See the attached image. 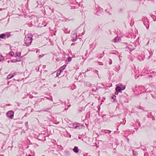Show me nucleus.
Masks as SVG:
<instances>
[{"mask_svg": "<svg viewBox=\"0 0 156 156\" xmlns=\"http://www.w3.org/2000/svg\"><path fill=\"white\" fill-rule=\"evenodd\" d=\"M99 63H100V65H103L102 62H99Z\"/></svg>", "mask_w": 156, "mask_h": 156, "instance_id": "48", "label": "nucleus"}, {"mask_svg": "<svg viewBox=\"0 0 156 156\" xmlns=\"http://www.w3.org/2000/svg\"><path fill=\"white\" fill-rule=\"evenodd\" d=\"M73 151L74 152L76 153H78L79 151L78 147L76 146H75L74 147V148L73 149Z\"/></svg>", "mask_w": 156, "mask_h": 156, "instance_id": "8", "label": "nucleus"}, {"mask_svg": "<svg viewBox=\"0 0 156 156\" xmlns=\"http://www.w3.org/2000/svg\"><path fill=\"white\" fill-rule=\"evenodd\" d=\"M34 156V155H30V154H29V155L28 156Z\"/></svg>", "mask_w": 156, "mask_h": 156, "instance_id": "52", "label": "nucleus"}, {"mask_svg": "<svg viewBox=\"0 0 156 156\" xmlns=\"http://www.w3.org/2000/svg\"><path fill=\"white\" fill-rule=\"evenodd\" d=\"M6 116L11 119H12L13 118L14 112L12 111H9L6 113Z\"/></svg>", "mask_w": 156, "mask_h": 156, "instance_id": "3", "label": "nucleus"}, {"mask_svg": "<svg viewBox=\"0 0 156 156\" xmlns=\"http://www.w3.org/2000/svg\"><path fill=\"white\" fill-rule=\"evenodd\" d=\"M116 98V96L115 95H113V96H112L111 98L112 99H115V98Z\"/></svg>", "mask_w": 156, "mask_h": 156, "instance_id": "31", "label": "nucleus"}, {"mask_svg": "<svg viewBox=\"0 0 156 156\" xmlns=\"http://www.w3.org/2000/svg\"><path fill=\"white\" fill-rule=\"evenodd\" d=\"M125 137L126 138V139H127L128 142H129V139L128 138V137H127V136H126Z\"/></svg>", "mask_w": 156, "mask_h": 156, "instance_id": "40", "label": "nucleus"}, {"mask_svg": "<svg viewBox=\"0 0 156 156\" xmlns=\"http://www.w3.org/2000/svg\"><path fill=\"white\" fill-rule=\"evenodd\" d=\"M71 106V105H69V106H68V108H69L70 106Z\"/></svg>", "mask_w": 156, "mask_h": 156, "instance_id": "54", "label": "nucleus"}, {"mask_svg": "<svg viewBox=\"0 0 156 156\" xmlns=\"http://www.w3.org/2000/svg\"><path fill=\"white\" fill-rule=\"evenodd\" d=\"M137 108L139 109H140L142 110H143V109L140 106H138L137 107Z\"/></svg>", "mask_w": 156, "mask_h": 156, "instance_id": "30", "label": "nucleus"}, {"mask_svg": "<svg viewBox=\"0 0 156 156\" xmlns=\"http://www.w3.org/2000/svg\"><path fill=\"white\" fill-rule=\"evenodd\" d=\"M64 31L65 33L69 34L70 33V30L66 28V29H65V30H64Z\"/></svg>", "mask_w": 156, "mask_h": 156, "instance_id": "13", "label": "nucleus"}, {"mask_svg": "<svg viewBox=\"0 0 156 156\" xmlns=\"http://www.w3.org/2000/svg\"><path fill=\"white\" fill-rule=\"evenodd\" d=\"M66 66V65H64L61 67L59 69L58 72H60V73H61L65 69Z\"/></svg>", "mask_w": 156, "mask_h": 156, "instance_id": "6", "label": "nucleus"}, {"mask_svg": "<svg viewBox=\"0 0 156 156\" xmlns=\"http://www.w3.org/2000/svg\"><path fill=\"white\" fill-rule=\"evenodd\" d=\"M126 123V120H125V122H124V121H123V123H122V124H123V125H124Z\"/></svg>", "mask_w": 156, "mask_h": 156, "instance_id": "45", "label": "nucleus"}, {"mask_svg": "<svg viewBox=\"0 0 156 156\" xmlns=\"http://www.w3.org/2000/svg\"><path fill=\"white\" fill-rule=\"evenodd\" d=\"M120 69V66H119V69H118L117 70V71H119V70Z\"/></svg>", "mask_w": 156, "mask_h": 156, "instance_id": "44", "label": "nucleus"}, {"mask_svg": "<svg viewBox=\"0 0 156 156\" xmlns=\"http://www.w3.org/2000/svg\"><path fill=\"white\" fill-rule=\"evenodd\" d=\"M88 86L89 87L91 86V84L90 83L88 82Z\"/></svg>", "mask_w": 156, "mask_h": 156, "instance_id": "43", "label": "nucleus"}, {"mask_svg": "<svg viewBox=\"0 0 156 156\" xmlns=\"http://www.w3.org/2000/svg\"><path fill=\"white\" fill-rule=\"evenodd\" d=\"M4 57L2 55H0V62H2L4 60Z\"/></svg>", "mask_w": 156, "mask_h": 156, "instance_id": "21", "label": "nucleus"}, {"mask_svg": "<svg viewBox=\"0 0 156 156\" xmlns=\"http://www.w3.org/2000/svg\"><path fill=\"white\" fill-rule=\"evenodd\" d=\"M44 56V55H40L39 56V58H42Z\"/></svg>", "mask_w": 156, "mask_h": 156, "instance_id": "34", "label": "nucleus"}, {"mask_svg": "<svg viewBox=\"0 0 156 156\" xmlns=\"http://www.w3.org/2000/svg\"><path fill=\"white\" fill-rule=\"evenodd\" d=\"M138 124H139V127H140V123L139 122V123H138Z\"/></svg>", "mask_w": 156, "mask_h": 156, "instance_id": "50", "label": "nucleus"}, {"mask_svg": "<svg viewBox=\"0 0 156 156\" xmlns=\"http://www.w3.org/2000/svg\"><path fill=\"white\" fill-rule=\"evenodd\" d=\"M0 156H4L3 155H1Z\"/></svg>", "mask_w": 156, "mask_h": 156, "instance_id": "64", "label": "nucleus"}, {"mask_svg": "<svg viewBox=\"0 0 156 156\" xmlns=\"http://www.w3.org/2000/svg\"><path fill=\"white\" fill-rule=\"evenodd\" d=\"M94 13L95 14L97 15L100 16L101 14V10L99 9L97 12H94Z\"/></svg>", "mask_w": 156, "mask_h": 156, "instance_id": "9", "label": "nucleus"}, {"mask_svg": "<svg viewBox=\"0 0 156 156\" xmlns=\"http://www.w3.org/2000/svg\"><path fill=\"white\" fill-rule=\"evenodd\" d=\"M146 28L147 29H148L149 28V24H148V25L147 26H146Z\"/></svg>", "mask_w": 156, "mask_h": 156, "instance_id": "42", "label": "nucleus"}, {"mask_svg": "<svg viewBox=\"0 0 156 156\" xmlns=\"http://www.w3.org/2000/svg\"><path fill=\"white\" fill-rule=\"evenodd\" d=\"M151 77V75H150L149 76V77Z\"/></svg>", "mask_w": 156, "mask_h": 156, "instance_id": "56", "label": "nucleus"}, {"mask_svg": "<svg viewBox=\"0 0 156 156\" xmlns=\"http://www.w3.org/2000/svg\"><path fill=\"white\" fill-rule=\"evenodd\" d=\"M122 88L119 87H116L115 88L116 92L115 93V94H117L119 92H120L121 90H122Z\"/></svg>", "mask_w": 156, "mask_h": 156, "instance_id": "5", "label": "nucleus"}, {"mask_svg": "<svg viewBox=\"0 0 156 156\" xmlns=\"http://www.w3.org/2000/svg\"><path fill=\"white\" fill-rule=\"evenodd\" d=\"M151 118H152V119L153 120H155V118L152 115V117Z\"/></svg>", "mask_w": 156, "mask_h": 156, "instance_id": "36", "label": "nucleus"}, {"mask_svg": "<svg viewBox=\"0 0 156 156\" xmlns=\"http://www.w3.org/2000/svg\"><path fill=\"white\" fill-rule=\"evenodd\" d=\"M21 55V52H17L15 55V57H19Z\"/></svg>", "mask_w": 156, "mask_h": 156, "instance_id": "16", "label": "nucleus"}, {"mask_svg": "<svg viewBox=\"0 0 156 156\" xmlns=\"http://www.w3.org/2000/svg\"><path fill=\"white\" fill-rule=\"evenodd\" d=\"M14 76L13 75H11L10 74L9 75L7 76V78L8 79H10Z\"/></svg>", "mask_w": 156, "mask_h": 156, "instance_id": "14", "label": "nucleus"}, {"mask_svg": "<svg viewBox=\"0 0 156 156\" xmlns=\"http://www.w3.org/2000/svg\"><path fill=\"white\" fill-rule=\"evenodd\" d=\"M46 66L45 65H44L42 66V68L43 69H44L46 68Z\"/></svg>", "mask_w": 156, "mask_h": 156, "instance_id": "39", "label": "nucleus"}, {"mask_svg": "<svg viewBox=\"0 0 156 156\" xmlns=\"http://www.w3.org/2000/svg\"><path fill=\"white\" fill-rule=\"evenodd\" d=\"M11 62H17V61L16 59H13V60H12Z\"/></svg>", "mask_w": 156, "mask_h": 156, "instance_id": "27", "label": "nucleus"}, {"mask_svg": "<svg viewBox=\"0 0 156 156\" xmlns=\"http://www.w3.org/2000/svg\"><path fill=\"white\" fill-rule=\"evenodd\" d=\"M151 92V96L153 98H154V94L156 95V92L155 91H153L152 92Z\"/></svg>", "mask_w": 156, "mask_h": 156, "instance_id": "12", "label": "nucleus"}, {"mask_svg": "<svg viewBox=\"0 0 156 156\" xmlns=\"http://www.w3.org/2000/svg\"><path fill=\"white\" fill-rule=\"evenodd\" d=\"M72 58L71 57H68L67 58V61L68 62H70L72 60Z\"/></svg>", "mask_w": 156, "mask_h": 156, "instance_id": "23", "label": "nucleus"}, {"mask_svg": "<svg viewBox=\"0 0 156 156\" xmlns=\"http://www.w3.org/2000/svg\"><path fill=\"white\" fill-rule=\"evenodd\" d=\"M10 55L12 56H13L14 55V53L12 51L10 52L9 53Z\"/></svg>", "mask_w": 156, "mask_h": 156, "instance_id": "26", "label": "nucleus"}, {"mask_svg": "<svg viewBox=\"0 0 156 156\" xmlns=\"http://www.w3.org/2000/svg\"><path fill=\"white\" fill-rule=\"evenodd\" d=\"M112 61L110 59L109 61V64L110 65H111V64H112Z\"/></svg>", "mask_w": 156, "mask_h": 156, "instance_id": "32", "label": "nucleus"}, {"mask_svg": "<svg viewBox=\"0 0 156 156\" xmlns=\"http://www.w3.org/2000/svg\"><path fill=\"white\" fill-rule=\"evenodd\" d=\"M114 40L115 42H117L119 41V38L118 37H116L115 38Z\"/></svg>", "mask_w": 156, "mask_h": 156, "instance_id": "15", "label": "nucleus"}, {"mask_svg": "<svg viewBox=\"0 0 156 156\" xmlns=\"http://www.w3.org/2000/svg\"><path fill=\"white\" fill-rule=\"evenodd\" d=\"M25 125L26 126H28V122H26L25 123Z\"/></svg>", "mask_w": 156, "mask_h": 156, "instance_id": "35", "label": "nucleus"}, {"mask_svg": "<svg viewBox=\"0 0 156 156\" xmlns=\"http://www.w3.org/2000/svg\"><path fill=\"white\" fill-rule=\"evenodd\" d=\"M10 36V33L9 32H6L0 34V38L3 39H5L8 38Z\"/></svg>", "mask_w": 156, "mask_h": 156, "instance_id": "2", "label": "nucleus"}, {"mask_svg": "<svg viewBox=\"0 0 156 156\" xmlns=\"http://www.w3.org/2000/svg\"><path fill=\"white\" fill-rule=\"evenodd\" d=\"M92 48H93V49H94L95 48V46H94L93 43L90 45V48L91 49Z\"/></svg>", "mask_w": 156, "mask_h": 156, "instance_id": "24", "label": "nucleus"}, {"mask_svg": "<svg viewBox=\"0 0 156 156\" xmlns=\"http://www.w3.org/2000/svg\"><path fill=\"white\" fill-rule=\"evenodd\" d=\"M125 49L126 51H128L131 52L134 49V48H131L129 46L126 47L125 48Z\"/></svg>", "mask_w": 156, "mask_h": 156, "instance_id": "7", "label": "nucleus"}, {"mask_svg": "<svg viewBox=\"0 0 156 156\" xmlns=\"http://www.w3.org/2000/svg\"><path fill=\"white\" fill-rule=\"evenodd\" d=\"M73 128L76 129H81L82 128V125L79 123H77L76 124L73 125Z\"/></svg>", "mask_w": 156, "mask_h": 156, "instance_id": "4", "label": "nucleus"}, {"mask_svg": "<svg viewBox=\"0 0 156 156\" xmlns=\"http://www.w3.org/2000/svg\"><path fill=\"white\" fill-rule=\"evenodd\" d=\"M153 19H154V18H155V20H154V21H156V16H154V15H153Z\"/></svg>", "mask_w": 156, "mask_h": 156, "instance_id": "37", "label": "nucleus"}, {"mask_svg": "<svg viewBox=\"0 0 156 156\" xmlns=\"http://www.w3.org/2000/svg\"><path fill=\"white\" fill-rule=\"evenodd\" d=\"M77 39V38H75V37H72V40L73 41H76V39Z\"/></svg>", "mask_w": 156, "mask_h": 156, "instance_id": "29", "label": "nucleus"}, {"mask_svg": "<svg viewBox=\"0 0 156 156\" xmlns=\"http://www.w3.org/2000/svg\"><path fill=\"white\" fill-rule=\"evenodd\" d=\"M7 105V106H10V105L9 104V105Z\"/></svg>", "mask_w": 156, "mask_h": 156, "instance_id": "57", "label": "nucleus"}, {"mask_svg": "<svg viewBox=\"0 0 156 156\" xmlns=\"http://www.w3.org/2000/svg\"><path fill=\"white\" fill-rule=\"evenodd\" d=\"M130 43H131L132 44H129V45L128 46L130 47L131 48V47L133 45H134V44L133 43H132L131 42H130Z\"/></svg>", "mask_w": 156, "mask_h": 156, "instance_id": "28", "label": "nucleus"}, {"mask_svg": "<svg viewBox=\"0 0 156 156\" xmlns=\"http://www.w3.org/2000/svg\"><path fill=\"white\" fill-rule=\"evenodd\" d=\"M61 73H60V72H59V73H58V72L57 73V74H56V76H59L61 74Z\"/></svg>", "mask_w": 156, "mask_h": 156, "instance_id": "33", "label": "nucleus"}, {"mask_svg": "<svg viewBox=\"0 0 156 156\" xmlns=\"http://www.w3.org/2000/svg\"><path fill=\"white\" fill-rule=\"evenodd\" d=\"M100 109V107H99V108H98V109Z\"/></svg>", "mask_w": 156, "mask_h": 156, "instance_id": "62", "label": "nucleus"}, {"mask_svg": "<svg viewBox=\"0 0 156 156\" xmlns=\"http://www.w3.org/2000/svg\"><path fill=\"white\" fill-rule=\"evenodd\" d=\"M3 9H0V11H2V10H3Z\"/></svg>", "mask_w": 156, "mask_h": 156, "instance_id": "49", "label": "nucleus"}, {"mask_svg": "<svg viewBox=\"0 0 156 156\" xmlns=\"http://www.w3.org/2000/svg\"><path fill=\"white\" fill-rule=\"evenodd\" d=\"M93 71L94 72V73H97V75H98V76L99 77V75H98V72L97 70H96V69L94 70H93Z\"/></svg>", "mask_w": 156, "mask_h": 156, "instance_id": "25", "label": "nucleus"}, {"mask_svg": "<svg viewBox=\"0 0 156 156\" xmlns=\"http://www.w3.org/2000/svg\"><path fill=\"white\" fill-rule=\"evenodd\" d=\"M151 114V112H150L149 113H148V114L147 115V117L149 118H151L152 117V115Z\"/></svg>", "mask_w": 156, "mask_h": 156, "instance_id": "20", "label": "nucleus"}, {"mask_svg": "<svg viewBox=\"0 0 156 156\" xmlns=\"http://www.w3.org/2000/svg\"><path fill=\"white\" fill-rule=\"evenodd\" d=\"M72 37H75L77 38V34L76 33H75L73 34L72 36Z\"/></svg>", "mask_w": 156, "mask_h": 156, "instance_id": "18", "label": "nucleus"}, {"mask_svg": "<svg viewBox=\"0 0 156 156\" xmlns=\"http://www.w3.org/2000/svg\"><path fill=\"white\" fill-rule=\"evenodd\" d=\"M108 13L109 14H110V12H108Z\"/></svg>", "mask_w": 156, "mask_h": 156, "instance_id": "58", "label": "nucleus"}, {"mask_svg": "<svg viewBox=\"0 0 156 156\" xmlns=\"http://www.w3.org/2000/svg\"><path fill=\"white\" fill-rule=\"evenodd\" d=\"M122 90H123L125 89L126 87H125V86H124L123 87H122Z\"/></svg>", "mask_w": 156, "mask_h": 156, "instance_id": "38", "label": "nucleus"}, {"mask_svg": "<svg viewBox=\"0 0 156 156\" xmlns=\"http://www.w3.org/2000/svg\"><path fill=\"white\" fill-rule=\"evenodd\" d=\"M54 86H56V85H54Z\"/></svg>", "mask_w": 156, "mask_h": 156, "instance_id": "63", "label": "nucleus"}, {"mask_svg": "<svg viewBox=\"0 0 156 156\" xmlns=\"http://www.w3.org/2000/svg\"><path fill=\"white\" fill-rule=\"evenodd\" d=\"M100 109V107H99V108H98V109Z\"/></svg>", "mask_w": 156, "mask_h": 156, "instance_id": "60", "label": "nucleus"}, {"mask_svg": "<svg viewBox=\"0 0 156 156\" xmlns=\"http://www.w3.org/2000/svg\"><path fill=\"white\" fill-rule=\"evenodd\" d=\"M68 108H65L64 109V110H65V111H66V110H67L68 109Z\"/></svg>", "mask_w": 156, "mask_h": 156, "instance_id": "47", "label": "nucleus"}, {"mask_svg": "<svg viewBox=\"0 0 156 156\" xmlns=\"http://www.w3.org/2000/svg\"><path fill=\"white\" fill-rule=\"evenodd\" d=\"M66 156H68L70 154V153L69 151L68 150L65 151L64 152Z\"/></svg>", "mask_w": 156, "mask_h": 156, "instance_id": "10", "label": "nucleus"}, {"mask_svg": "<svg viewBox=\"0 0 156 156\" xmlns=\"http://www.w3.org/2000/svg\"><path fill=\"white\" fill-rule=\"evenodd\" d=\"M145 23H144V25H146Z\"/></svg>", "mask_w": 156, "mask_h": 156, "instance_id": "59", "label": "nucleus"}, {"mask_svg": "<svg viewBox=\"0 0 156 156\" xmlns=\"http://www.w3.org/2000/svg\"><path fill=\"white\" fill-rule=\"evenodd\" d=\"M33 39L32 36L30 34L27 35L24 38V43L27 46L30 45L32 42Z\"/></svg>", "mask_w": 156, "mask_h": 156, "instance_id": "1", "label": "nucleus"}, {"mask_svg": "<svg viewBox=\"0 0 156 156\" xmlns=\"http://www.w3.org/2000/svg\"><path fill=\"white\" fill-rule=\"evenodd\" d=\"M105 134H106V133L109 134V132H105Z\"/></svg>", "mask_w": 156, "mask_h": 156, "instance_id": "51", "label": "nucleus"}, {"mask_svg": "<svg viewBox=\"0 0 156 156\" xmlns=\"http://www.w3.org/2000/svg\"><path fill=\"white\" fill-rule=\"evenodd\" d=\"M108 132L109 133H110L111 132V130H102V132L103 133H105V132Z\"/></svg>", "mask_w": 156, "mask_h": 156, "instance_id": "19", "label": "nucleus"}, {"mask_svg": "<svg viewBox=\"0 0 156 156\" xmlns=\"http://www.w3.org/2000/svg\"><path fill=\"white\" fill-rule=\"evenodd\" d=\"M56 60L57 61H58L59 60V59H58V58L56 59Z\"/></svg>", "mask_w": 156, "mask_h": 156, "instance_id": "55", "label": "nucleus"}, {"mask_svg": "<svg viewBox=\"0 0 156 156\" xmlns=\"http://www.w3.org/2000/svg\"><path fill=\"white\" fill-rule=\"evenodd\" d=\"M17 62L20 61L22 59V57H19L18 58H17L16 59Z\"/></svg>", "mask_w": 156, "mask_h": 156, "instance_id": "22", "label": "nucleus"}, {"mask_svg": "<svg viewBox=\"0 0 156 156\" xmlns=\"http://www.w3.org/2000/svg\"><path fill=\"white\" fill-rule=\"evenodd\" d=\"M100 109V107H99V108H98V109Z\"/></svg>", "mask_w": 156, "mask_h": 156, "instance_id": "61", "label": "nucleus"}, {"mask_svg": "<svg viewBox=\"0 0 156 156\" xmlns=\"http://www.w3.org/2000/svg\"><path fill=\"white\" fill-rule=\"evenodd\" d=\"M88 115V116H89V114H87L86 115V118L87 117V115Z\"/></svg>", "mask_w": 156, "mask_h": 156, "instance_id": "46", "label": "nucleus"}, {"mask_svg": "<svg viewBox=\"0 0 156 156\" xmlns=\"http://www.w3.org/2000/svg\"><path fill=\"white\" fill-rule=\"evenodd\" d=\"M92 68H91L89 67L87 68V70L85 71V72L83 73H85L87 72L88 71H91L92 70Z\"/></svg>", "mask_w": 156, "mask_h": 156, "instance_id": "17", "label": "nucleus"}, {"mask_svg": "<svg viewBox=\"0 0 156 156\" xmlns=\"http://www.w3.org/2000/svg\"><path fill=\"white\" fill-rule=\"evenodd\" d=\"M128 100H127V101H125V102H128Z\"/></svg>", "mask_w": 156, "mask_h": 156, "instance_id": "53", "label": "nucleus"}, {"mask_svg": "<svg viewBox=\"0 0 156 156\" xmlns=\"http://www.w3.org/2000/svg\"><path fill=\"white\" fill-rule=\"evenodd\" d=\"M63 103H64V105H66V102H61V104H63Z\"/></svg>", "mask_w": 156, "mask_h": 156, "instance_id": "41", "label": "nucleus"}, {"mask_svg": "<svg viewBox=\"0 0 156 156\" xmlns=\"http://www.w3.org/2000/svg\"><path fill=\"white\" fill-rule=\"evenodd\" d=\"M133 156H137L138 154L137 152L135 151L132 150Z\"/></svg>", "mask_w": 156, "mask_h": 156, "instance_id": "11", "label": "nucleus"}]
</instances>
